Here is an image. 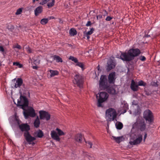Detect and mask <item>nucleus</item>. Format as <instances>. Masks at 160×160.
I'll return each mask as SVG.
<instances>
[{
	"label": "nucleus",
	"mask_w": 160,
	"mask_h": 160,
	"mask_svg": "<svg viewBox=\"0 0 160 160\" xmlns=\"http://www.w3.org/2000/svg\"><path fill=\"white\" fill-rule=\"evenodd\" d=\"M147 37H150V36L149 35H147L146 36Z\"/></svg>",
	"instance_id": "54"
},
{
	"label": "nucleus",
	"mask_w": 160,
	"mask_h": 160,
	"mask_svg": "<svg viewBox=\"0 0 160 160\" xmlns=\"http://www.w3.org/2000/svg\"><path fill=\"white\" fill-rule=\"evenodd\" d=\"M24 136L26 141L29 144H31V142L36 139L35 137H32L30 135L29 132H24Z\"/></svg>",
	"instance_id": "13"
},
{
	"label": "nucleus",
	"mask_w": 160,
	"mask_h": 160,
	"mask_svg": "<svg viewBox=\"0 0 160 160\" xmlns=\"http://www.w3.org/2000/svg\"><path fill=\"white\" fill-rule=\"evenodd\" d=\"M91 25V21H88V22L86 24V26L87 27Z\"/></svg>",
	"instance_id": "44"
},
{
	"label": "nucleus",
	"mask_w": 160,
	"mask_h": 160,
	"mask_svg": "<svg viewBox=\"0 0 160 160\" xmlns=\"http://www.w3.org/2000/svg\"><path fill=\"white\" fill-rule=\"evenodd\" d=\"M53 59L54 60L56 61L57 62H63V61L61 58L59 56L56 55H54L53 56Z\"/></svg>",
	"instance_id": "22"
},
{
	"label": "nucleus",
	"mask_w": 160,
	"mask_h": 160,
	"mask_svg": "<svg viewBox=\"0 0 160 160\" xmlns=\"http://www.w3.org/2000/svg\"><path fill=\"white\" fill-rule=\"evenodd\" d=\"M143 118L146 121L150 123L153 121V117L151 111L149 109L145 111L143 114Z\"/></svg>",
	"instance_id": "8"
},
{
	"label": "nucleus",
	"mask_w": 160,
	"mask_h": 160,
	"mask_svg": "<svg viewBox=\"0 0 160 160\" xmlns=\"http://www.w3.org/2000/svg\"><path fill=\"white\" fill-rule=\"evenodd\" d=\"M31 144H32V145H33L35 144V143L34 142H33L32 143H31Z\"/></svg>",
	"instance_id": "53"
},
{
	"label": "nucleus",
	"mask_w": 160,
	"mask_h": 160,
	"mask_svg": "<svg viewBox=\"0 0 160 160\" xmlns=\"http://www.w3.org/2000/svg\"><path fill=\"white\" fill-rule=\"evenodd\" d=\"M13 65L18 66L19 68H22V64H20L19 62H13Z\"/></svg>",
	"instance_id": "35"
},
{
	"label": "nucleus",
	"mask_w": 160,
	"mask_h": 160,
	"mask_svg": "<svg viewBox=\"0 0 160 160\" xmlns=\"http://www.w3.org/2000/svg\"><path fill=\"white\" fill-rule=\"evenodd\" d=\"M48 19L43 18L41 20V23L42 25H45L48 22Z\"/></svg>",
	"instance_id": "30"
},
{
	"label": "nucleus",
	"mask_w": 160,
	"mask_h": 160,
	"mask_svg": "<svg viewBox=\"0 0 160 160\" xmlns=\"http://www.w3.org/2000/svg\"><path fill=\"white\" fill-rule=\"evenodd\" d=\"M159 156H160V152L159 153Z\"/></svg>",
	"instance_id": "55"
},
{
	"label": "nucleus",
	"mask_w": 160,
	"mask_h": 160,
	"mask_svg": "<svg viewBox=\"0 0 160 160\" xmlns=\"http://www.w3.org/2000/svg\"><path fill=\"white\" fill-rule=\"evenodd\" d=\"M84 35L85 36L87 37V39L88 40L90 38V37L89 36V35H87V34H84Z\"/></svg>",
	"instance_id": "48"
},
{
	"label": "nucleus",
	"mask_w": 160,
	"mask_h": 160,
	"mask_svg": "<svg viewBox=\"0 0 160 160\" xmlns=\"http://www.w3.org/2000/svg\"><path fill=\"white\" fill-rule=\"evenodd\" d=\"M97 68H98V71H99V65H98V66L97 67Z\"/></svg>",
	"instance_id": "51"
},
{
	"label": "nucleus",
	"mask_w": 160,
	"mask_h": 160,
	"mask_svg": "<svg viewBox=\"0 0 160 160\" xmlns=\"http://www.w3.org/2000/svg\"><path fill=\"white\" fill-rule=\"evenodd\" d=\"M15 48H18L19 49H21V46L18 44L16 46H15Z\"/></svg>",
	"instance_id": "46"
},
{
	"label": "nucleus",
	"mask_w": 160,
	"mask_h": 160,
	"mask_svg": "<svg viewBox=\"0 0 160 160\" xmlns=\"http://www.w3.org/2000/svg\"><path fill=\"white\" fill-rule=\"evenodd\" d=\"M98 94V95H96L97 98L98 99L97 105L98 107L103 108L104 107L103 103L107 100L108 95L105 92H100Z\"/></svg>",
	"instance_id": "3"
},
{
	"label": "nucleus",
	"mask_w": 160,
	"mask_h": 160,
	"mask_svg": "<svg viewBox=\"0 0 160 160\" xmlns=\"http://www.w3.org/2000/svg\"><path fill=\"white\" fill-rule=\"evenodd\" d=\"M69 59L72 60V61L76 63L78 61V60L77 58L72 56H70L69 58Z\"/></svg>",
	"instance_id": "37"
},
{
	"label": "nucleus",
	"mask_w": 160,
	"mask_h": 160,
	"mask_svg": "<svg viewBox=\"0 0 160 160\" xmlns=\"http://www.w3.org/2000/svg\"><path fill=\"white\" fill-rule=\"evenodd\" d=\"M112 18L108 16L105 19V20L107 21H110L112 19Z\"/></svg>",
	"instance_id": "41"
},
{
	"label": "nucleus",
	"mask_w": 160,
	"mask_h": 160,
	"mask_svg": "<svg viewBox=\"0 0 160 160\" xmlns=\"http://www.w3.org/2000/svg\"><path fill=\"white\" fill-rule=\"evenodd\" d=\"M23 83V80L21 78H18L17 79L16 82L15 84L14 87L17 88L20 87Z\"/></svg>",
	"instance_id": "19"
},
{
	"label": "nucleus",
	"mask_w": 160,
	"mask_h": 160,
	"mask_svg": "<svg viewBox=\"0 0 160 160\" xmlns=\"http://www.w3.org/2000/svg\"><path fill=\"white\" fill-rule=\"evenodd\" d=\"M28 101L25 96L21 95L20 97V100H18V106L21 107V108L23 110L25 109V108L28 106Z\"/></svg>",
	"instance_id": "6"
},
{
	"label": "nucleus",
	"mask_w": 160,
	"mask_h": 160,
	"mask_svg": "<svg viewBox=\"0 0 160 160\" xmlns=\"http://www.w3.org/2000/svg\"><path fill=\"white\" fill-rule=\"evenodd\" d=\"M8 28H9V26H8ZM8 29H9V28H8Z\"/></svg>",
	"instance_id": "56"
},
{
	"label": "nucleus",
	"mask_w": 160,
	"mask_h": 160,
	"mask_svg": "<svg viewBox=\"0 0 160 160\" xmlns=\"http://www.w3.org/2000/svg\"><path fill=\"white\" fill-rule=\"evenodd\" d=\"M22 12V8H19L17 9L16 12H15V14L16 15H18L21 13Z\"/></svg>",
	"instance_id": "38"
},
{
	"label": "nucleus",
	"mask_w": 160,
	"mask_h": 160,
	"mask_svg": "<svg viewBox=\"0 0 160 160\" xmlns=\"http://www.w3.org/2000/svg\"><path fill=\"white\" fill-rule=\"evenodd\" d=\"M36 1V0H32V2L33 3H34Z\"/></svg>",
	"instance_id": "52"
},
{
	"label": "nucleus",
	"mask_w": 160,
	"mask_h": 160,
	"mask_svg": "<svg viewBox=\"0 0 160 160\" xmlns=\"http://www.w3.org/2000/svg\"><path fill=\"white\" fill-rule=\"evenodd\" d=\"M85 142L87 144V145L88 147H89L90 148H92V144L91 142L90 141H85Z\"/></svg>",
	"instance_id": "36"
},
{
	"label": "nucleus",
	"mask_w": 160,
	"mask_h": 160,
	"mask_svg": "<svg viewBox=\"0 0 160 160\" xmlns=\"http://www.w3.org/2000/svg\"><path fill=\"white\" fill-rule=\"evenodd\" d=\"M76 65L78 66H79V67H80L82 69V70H83L84 69V65L82 62H78H78H77V63H76Z\"/></svg>",
	"instance_id": "32"
},
{
	"label": "nucleus",
	"mask_w": 160,
	"mask_h": 160,
	"mask_svg": "<svg viewBox=\"0 0 160 160\" xmlns=\"http://www.w3.org/2000/svg\"><path fill=\"white\" fill-rule=\"evenodd\" d=\"M122 112H123V113H124L126 112L127 111V110L128 109V104L126 103H125L123 106H122Z\"/></svg>",
	"instance_id": "29"
},
{
	"label": "nucleus",
	"mask_w": 160,
	"mask_h": 160,
	"mask_svg": "<svg viewBox=\"0 0 160 160\" xmlns=\"http://www.w3.org/2000/svg\"><path fill=\"white\" fill-rule=\"evenodd\" d=\"M113 139L117 142V143H120L122 141V137H116L114 136L112 137Z\"/></svg>",
	"instance_id": "28"
},
{
	"label": "nucleus",
	"mask_w": 160,
	"mask_h": 160,
	"mask_svg": "<svg viewBox=\"0 0 160 160\" xmlns=\"http://www.w3.org/2000/svg\"><path fill=\"white\" fill-rule=\"evenodd\" d=\"M94 31V29L93 28H92L90 29V30L88 32H84V34H87V35H91L93 32Z\"/></svg>",
	"instance_id": "31"
},
{
	"label": "nucleus",
	"mask_w": 160,
	"mask_h": 160,
	"mask_svg": "<svg viewBox=\"0 0 160 160\" xmlns=\"http://www.w3.org/2000/svg\"><path fill=\"white\" fill-rule=\"evenodd\" d=\"M33 124L35 128H38L39 127L40 124V122L38 116H37Z\"/></svg>",
	"instance_id": "21"
},
{
	"label": "nucleus",
	"mask_w": 160,
	"mask_h": 160,
	"mask_svg": "<svg viewBox=\"0 0 160 160\" xmlns=\"http://www.w3.org/2000/svg\"><path fill=\"white\" fill-rule=\"evenodd\" d=\"M141 53V52L139 49L132 48L129 50L127 52H122L120 58L123 61L130 62Z\"/></svg>",
	"instance_id": "1"
},
{
	"label": "nucleus",
	"mask_w": 160,
	"mask_h": 160,
	"mask_svg": "<svg viewBox=\"0 0 160 160\" xmlns=\"http://www.w3.org/2000/svg\"><path fill=\"white\" fill-rule=\"evenodd\" d=\"M142 136L141 135H139L138 137L133 141H130L129 143L131 145H136L139 144L142 141Z\"/></svg>",
	"instance_id": "14"
},
{
	"label": "nucleus",
	"mask_w": 160,
	"mask_h": 160,
	"mask_svg": "<svg viewBox=\"0 0 160 160\" xmlns=\"http://www.w3.org/2000/svg\"><path fill=\"white\" fill-rule=\"evenodd\" d=\"M23 114L26 119L28 118L29 116L32 117H34L36 115L35 110L32 108L29 109L28 112L24 111Z\"/></svg>",
	"instance_id": "12"
},
{
	"label": "nucleus",
	"mask_w": 160,
	"mask_h": 160,
	"mask_svg": "<svg viewBox=\"0 0 160 160\" xmlns=\"http://www.w3.org/2000/svg\"><path fill=\"white\" fill-rule=\"evenodd\" d=\"M99 86L101 90L105 89L109 87V84L106 76L102 75L101 76Z\"/></svg>",
	"instance_id": "5"
},
{
	"label": "nucleus",
	"mask_w": 160,
	"mask_h": 160,
	"mask_svg": "<svg viewBox=\"0 0 160 160\" xmlns=\"http://www.w3.org/2000/svg\"><path fill=\"white\" fill-rule=\"evenodd\" d=\"M115 72H114L110 73L108 76V80L109 83H113L115 81L116 78Z\"/></svg>",
	"instance_id": "15"
},
{
	"label": "nucleus",
	"mask_w": 160,
	"mask_h": 160,
	"mask_svg": "<svg viewBox=\"0 0 160 160\" xmlns=\"http://www.w3.org/2000/svg\"><path fill=\"white\" fill-rule=\"evenodd\" d=\"M49 72L50 73V77H52L55 76L57 75L58 74V71L56 70H49Z\"/></svg>",
	"instance_id": "24"
},
{
	"label": "nucleus",
	"mask_w": 160,
	"mask_h": 160,
	"mask_svg": "<svg viewBox=\"0 0 160 160\" xmlns=\"http://www.w3.org/2000/svg\"><path fill=\"white\" fill-rule=\"evenodd\" d=\"M52 138L54 139L57 141H59L60 140V138L57 134V132L54 131H51V133Z\"/></svg>",
	"instance_id": "17"
},
{
	"label": "nucleus",
	"mask_w": 160,
	"mask_h": 160,
	"mask_svg": "<svg viewBox=\"0 0 160 160\" xmlns=\"http://www.w3.org/2000/svg\"><path fill=\"white\" fill-rule=\"evenodd\" d=\"M69 33L71 36H74L77 34V31L74 28H72L69 30Z\"/></svg>",
	"instance_id": "23"
},
{
	"label": "nucleus",
	"mask_w": 160,
	"mask_h": 160,
	"mask_svg": "<svg viewBox=\"0 0 160 160\" xmlns=\"http://www.w3.org/2000/svg\"><path fill=\"white\" fill-rule=\"evenodd\" d=\"M0 51L2 52L4 51V49L2 46H0Z\"/></svg>",
	"instance_id": "45"
},
{
	"label": "nucleus",
	"mask_w": 160,
	"mask_h": 160,
	"mask_svg": "<svg viewBox=\"0 0 160 160\" xmlns=\"http://www.w3.org/2000/svg\"><path fill=\"white\" fill-rule=\"evenodd\" d=\"M107 64L106 69L108 72L114 68L116 65L115 61L112 59H109L107 62Z\"/></svg>",
	"instance_id": "10"
},
{
	"label": "nucleus",
	"mask_w": 160,
	"mask_h": 160,
	"mask_svg": "<svg viewBox=\"0 0 160 160\" xmlns=\"http://www.w3.org/2000/svg\"><path fill=\"white\" fill-rule=\"evenodd\" d=\"M40 118L41 119H45L47 121L49 120L50 118V115L48 112L45 111H39Z\"/></svg>",
	"instance_id": "11"
},
{
	"label": "nucleus",
	"mask_w": 160,
	"mask_h": 160,
	"mask_svg": "<svg viewBox=\"0 0 160 160\" xmlns=\"http://www.w3.org/2000/svg\"><path fill=\"white\" fill-rule=\"evenodd\" d=\"M47 2L46 0H42V1L40 2V4L41 5H43L46 4Z\"/></svg>",
	"instance_id": "40"
},
{
	"label": "nucleus",
	"mask_w": 160,
	"mask_h": 160,
	"mask_svg": "<svg viewBox=\"0 0 160 160\" xmlns=\"http://www.w3.org/2000/svg\"><path fill=\"white\" fill-rule=\"evenodd\" d=\"M36 0V1H38V0Z\"/></svg>",
	"instance_id": "57"
},
{
	"label": "nucleus",
	"mask_w": 160,
	"mask_h": 160,
	"mask_svg": "<svg viewBox=\"0 0 160 160\" xmlns=\"http://www.w3.org/2000/svg\"><path fill=\"white\" fill-rule=\"evenodd\" d=\"M132 128L141 131H144L146 128L144 120L141 117H138L136 122L133 125Z\"/></svg>",
	"instance_id": "2"
},
{
	"label": "nucleus",
	"mask_w": 160,
	"mask_h": 160,
	"mask_svg": "<svg viewBox=\"0 0 160 160\" xmlns=\"http://www.w3.org/2000/svg\"><path fill=\"white\" fill-rule=\"evenodd\" d=\"M138 86H145L146 83H144L143 81L141 80L138 82Z\"/></svg>",
	"instance_id": "34"
},
{
	"label": "nucleus",
	"mask_w": 160,
	"mask_h": 160,
	"mask_svg": "<svg viewBox=\"0 0 160 160\" xmlns=\"http://www.w3.org/2000/svg\"><path fill=\"white\" fill-rule=\"evenodd\" d=\"M83 138L82 135L81 134H78L75 137V140L76 141L79 143H82Z\"/></svg>",
	"instance_id": "18"
},
{
	"label": "nucleus",
	"mask_w": 160,
	"mask_h": 160,
	"mask_svg": "<svg viewBox=\"0 0 160 160\" xmlns=\"http://www.w3.org/2000/svg\"><path fill=\"white\" fill-rule=\"evenodd\" d=\"M55 0H51L47 3V5L48 8H50L53 7L55 4Z\"/></svg>",
	"instance_id": "26"
},
{
	"label": "nucleus",
	"mask_w": 160,
	"mask_h": 160,
	"mask_svg": "<svg viewBox=\"0 0 160 160\" xmlns=\"http://www.w3.org/2000/svg\"><path fill=\"white\" fill-rule=\"evenodd\" d=\"M43 8L41 6H39L37 8L34 10V13L36 16H38L42 11Z\"/></svg>",
	"instance_id": "20"
},
{
	"label": "nucleus",
	"mask_w": 160,
	"mask_h": 160,
	"mask_svg": "<svg viewBox=\"0 0 160 160\" xmlns=\"http://www.w3.org/2000/svg\"><path fill=\"white\" fill-rule=\"evenodd\" d=\"M38 67H37L36 66H32V68L33 69H38Z\"/></svg>",
	"instance_id": "47"
},
{
	"label": "nucleus",
	"mask_w": 160,
	"mask_h": 160,
	"mask_svg": "<svg viewBox=\"0 0 160 160\" xmlns=\"http://www.w3.org/2000/svg\"><path fill=\"white\" fill-rule=\"evenodd\" d=\"M43 135V133L41 130H39L37 132V136L38 138H42Z\"/></svg>",
	"instance_id": "27"
},
{
	"label": "nucleus",
	"mask_w": 160,
	"mask_h": 160,
	"mask_svg": "<svg viewBox=\"0 0 160 160\" xmlns=\"http://www.w3.org/2000/svg\"><path fill=\"white\" fill-rule=\"evenodd\" d=\"M27 51L29 53H31L33 52L32 50L29 47H28L27 48Z\"/></svg>",
	"instance_id": "42"
},
{
	"label": "nucleus",
	"mask_w": 160,
	"mask_h": 160,
	"mask_svg": "<svg viewBox=\"0 0 160 160\" xmlns=\"http://www.w3.org/2000/svg\"><path fill=\"white\" fill-rule=\"evenodd\" d=\"M139 59L142 61H144L146 60V58L143 56H141L138 58Z\"/></svg>",
	"instance_id": "39"
},
{
	"label": "nucleus",
	"mask_w": 160,
	"mask_h": 160,
	"mask_svg": "<svg viewBox=\"0 0 160 160\" xmlns=\"http://www.w3.org/2000/svg\"><path fill=\"white\" fill-rule=\"evenodd\" d=\"M102 18V15L101 14H99L97 16V19L98 20L99 19H100Z\"/></svg>",
	"instance_id": "43"
},
{
	"label": "nucleus",
	"mask_w": 160,
	"mask_h": 160,
	"mask_svg": "<svg viewBox=\"0 0 160 160\" xmlns=\"http://www.w3.org/2000/svg\"><path fill=\"white\" fill-rule=\"evenodd\" d=\"M14 28V26L13 25H11L10 26V29H13Z\"/></svg>",
	"instance_id": "50"
},
{
	"label": "nucleus",
	"mask_w": 160,
	"mask_h": 160,
	"mask_svg": "<svg viewBox=\"0 0 160 160\" xmlns=\"http://www.w3.org/2000/svg\"><path fill=\"white\" fill-rule=\"evenodd\" d=\"M74 84H76L80 88H81L83 82V78L80 74H76L73 81Z\"/></svg>",
	"instance_id": "9"
},
{
	"label": "nucleus",
	"mask_w": 160,
	"mask_h": 160,
	"mask_svg": "<svg viewBox=\"0 0 160 160\" xmlns=\"http://www.w3.org/2000/svg\"><path fill=\"white\" fill-rule=\"evenodd\" d=\"M56 130L58 132V133L59 136H62L64 135V133L60 129L57 128Z\"/></svg>",
	"instance_id": "33"
},
{
	"label": "nucleus",
	"mask_w": 160,
	"mask_h": 160,
	"mask_svg": "<svg viewBox=\"0 0 160 160\" xmlns=\"http://www.w3.org/2000/svg\"><path fill=\"white\" fill-rule=\"evenodd\" d=\"M15 121L19 125V127L20 129L22 132L25 131V132H28L30 128L29 126L27 123L21 124V121L19 120L18 118L15 117Z\"/></svg>",
	"instance_id": "7"
},
{
	"label": "nucleus",
	"mask_w": 160,
	"mask_h": 160,
	"mask_svg": "<svg viewBox=\"0 0 160 160\" xmlns=\"http://www.w3.org/2000/svg\"><path fill=\"white\" fill-rule=\"evenodd\" d=\"M130 88L133 91L135 92L138 91V85L133 80H132L131 82Z\"/></svg>",
	"instance_id": "16"
},
{
	"label": "nucleus",
	"mask_w": 160,
	"mask_h": 160,
	"mask_svg": "<svg viewBox=\"0 0 160 160\" xmlns=\"http://www.w3.org/2000/svg\"><path fill=\"white\" fill-rule=\"evenodd\" d=\"M117 113L114 108H110L106 111V118L108 121H113L116 118Z\"/></svg>",
	"instance_id": "4"
},
{
	"label": "nucleus",
	"mask_w": 160,
	"mask_h": 160,
	"mask_svg": "<svg viewBox=\"0 0 160 160\" xmlns=\"http://www.w3.org/2000/svg\"><path fill=\"white\" fill-rule=\"evenodd\" d=\"M147 137V134L146 133H145L144 135V139H143L144 141L145 140Z\"/></svg>",
	"instance_id": "49"
},
{
	"label": "nucleus",
	"mask_w": 160,
	"mask_h": 160,
	"mask_svg": "<svg viewBox=\"0 0 160 160\" xmlns=\"http://www.w3.org/2000/svg\"><path fill=\"white\" fill-rule=\"evenodd\" d=\"M116 128L118 129H121L123 127V124L120 122H118L115 124Z\"/></svg>",
	"instance_id": "25"
}]
</instances>
